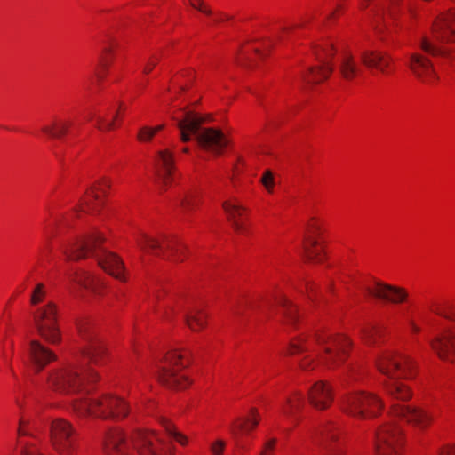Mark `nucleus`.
I'll return each instance as SVG.
<instances>
[{"label":"nucleus","instance_id":"f257e3e1","mask_svg":"<svg viewBox=\"0 0 455 455\" xmlns=\"http://www.w3.org/2000/svg\"><path fill=\"white\" fill-rule=\"evenodd\" d=\"M98 379L97 372L91 367L76 365L59 369L51 372L47 382L50 388L61 394L80 395L73 400L74 411L79 416L92 415L103 419H124L130 411L128 403L119 396L107 395L100 399L88 398L90 388L85 383Z\"/></svg>","mask_w":455,"mask_h":455},{"label":"nucleus","instance_id":"f03ea898","mask_svg":"<svg viewBox=\"0 0 455 455\" xmlns=\"http://www.w3.org/2000/svg\"><path fill=\"white\" fill-rule=\"evenodd\" d=\"M350 341L343 336L333 337L324 332H317L312 338L301 336L292 340L290 345L291 355L312 352V355L304 357L299 363V368L303 371H309L315 368V359L328 367L338 365L347 353Z\"/></svg>","mask_w":455,"mask_h":455},{"label":"nucleus","instance_id":"7ed1b4c3","mask_svg":"<svg viewBox=\"0 0 455 455\" xmlns=\"http://www.w3.org/2000/svg\"><path fill=\"white\" fill-rule=\"evenodd\" d=\"M104 239L98 230L76 239L75 242L64 246L62 251L67 260H79L92 256L98 260L99 266L116 279L124 281L122 274L124 263L115 253L104 249L101 244Z\"/></svg>","mask_w":455,"mask_h":455},{"label":"nucleus","instance_id":"20e7f679","mask_svg":"<svg viewBox=\"0 0 455 455\" xmlns=\"http://www.w3.org/2000/svg\"><path fill=\"white\" fill-rule=\"evenodd\" d=\"M204 120L192 112H186L184 117L177 122L180 131V139L187 142L195 135L198 144L215 155H220L228 146V140L220 130L201 128Z\"/></svg>","mask_w":455,"mask_h":455},{"label":"nucleus","instance_id":"39448f33","mask_svg":"<svg viewBox=\"0 0 455 455\" xmlns=\"http://www.w3.org/2000/svg\"><path fill=\"white\" fill-rule=\"evenodd\" d=\"M189 363L188 353L178 349L169 351L158 367V379L169 388L182 389L190 384L188 378L180 371Z\"/></svg>","mask_w":455,"mask_h":455},{"label":"nucleus","instance_id":"423d86ee","mask_svg":"<svg viewBox=\"0 0 455 455\" xmlns=\"http://www.w3.org/2000/svg\"><path fill=\"white\" fill-rule=\"evenodd\" d=\"M455 42V9L442 13L432 26V37L423 36L420 48L433 56L443 54L437 43Z\"/></svg>","mask_w":455,"mask_h":455},{"label":"nucleus","instance_id":"0eeeda50","mask_svg":"<svg viewBox=\"0 0 455 455\" xmlns=\"http://www.w3.org/2000/svg\"><path fill=\"white\" fill-rule=\"evenodd\" d=\"M139 249L146 253L161 257L164 259L181 261L186 246L175 237L163 236L162 240L140 233L136 236Z\"/></svg>","mask_w":455,"mask_h":455},{"label":"nucleus","instance_id":"6e6552de","mask_svg":"<svg viewBox=\"0 0 455 455\" xmlns=\"http://www.w3.org/2000/svg\"><path fill=\"white\" fill-rule=\"evenodd\" d=\"M341 408L348 415L364 419L375 417L382 408V402L371 393L355 392L341 399Z\"/></svg>","mask_w":455,"mask_h":455},{"label":"nucleus","instance_id":"1a4fd4ad","mask_svg":"<svg viewBox=\"0 0 455 455\" xmlns=\"http://www.w3.org/2000/svg\"><path fill=\"white\" fill-rule=\"evenodd\" d=\"M379 371L391 379H411L414 376L415 364L408 356L386 352L377 360Z\"/></svg>","mask_w":455,"mask_h":455},{"label":"nucleus","instance_id":"9d476101","mask_svg":"<svg viewBox=\"0 0 455 455\" xmlns=\"http://www.w3.org/2000/svg\"><path fill=\"white\" fill-rule=\"evenodd\" d=\"M34 323L42 338L50 343L59 342L60 335L57 325V310L52 302H49L35 311Z\"/></svg>","mask_w":455,"mask_h":455},{"label":"nucleus","instance_id":"9b49d317","mask_svg":"<svg viewBox=\"0 0 455 455\" xmlns=\"http://www.w3.org/2000/svg\"><path fill=\"white\" fill-rule=\"evenodd\" d=\"M403 443V431L393 422H387L376 432V455H399Z\"/></svg>","mask_w":455,"mask_h":455},{"label":"nucleus","instance_id":"f8f14e48","mask_svg":"<svg viewBox=\"0 0 455 455\" xmlns=\"http://www.w3.org/2000/svg\"><path fill=\"white\" fill-rule=\"evenodd\" d=\"M131 442L140 455H172L170 444L154 432H135Z\"/></svg>","mask_w":455,"mask_h":455},{"label":"nucleus","instance_id":"ddd939ff","mask_svg":"<svg viewBox=\"0 0 455 455\" xmlns=\"http://www.w3.org/2000/svg\"><path fill=\"white\" fill-rule=\"evenodd\" d=\"M392 417L400 419L420 429L427 428L433 421V415L427 410L415 405H406L394 403L391 405Z\"/></svg>","mask_w":455,"mask_h":455},{"label":"nucleus","instance_id":"4468645a","mask_svg":"<svg viewBox=\"0 0 455 455\" xmlns=\"http://www.w3.org/2000/svg\"><path fill=\"white\" fill-rule=\"evenodd\" d=\"M51 440L54 448L63 455H70L74 443V429L66 420L57 419L51 424Z\"/></svg>","mask_w":455,"mask_h":455},{"label":"nucleus","instance_id":"2eb2a0df","mask_svg":"<svg viewBox=\"0 0 455 455\" xmlns=\"http://www.w3.org/2000/svg\"><path fill=\"white\" fill-rule=\"evenodd\" d=\"M438 314L455 322V313L446 315L438 312ZM430 345L442 360L450 363L455 362V329L445 331L443 334L430 340Z\"/></svg>","mask_w":455,"mask_h":455},{"label":"nucleus","instance_id":"dca6fc26","mask_svg":"<svg viewBox=\"0 0 455 455\" xmlns=\"http://www.w3.org/2000/svg\"><path fill=\"white\" fill-rule=\"evenodd\" d=\"M80 333L87 345L84 350V356L90 363L100 365L106 357V350L102 342L96 337L94 332L87 326L80 327Z\"/></svg>","mask_w":455,"mask_h":455},{"label":"nucleus","instance_id":"f3484780","mask_svg":"<svg viewBox=\"0 0 455 455\" xmlns=\"http://www.w3.org/2000/svg\"><path fill=\"white\" fill-rule=\"evenodd\" d=\"M366 292L379 299L391 303H402L408 297L405 290L400 287L389 285L379 281H375L371 286L364 288Z\"/></svg>","mask_w":455,"mask_h":455},{"label":"nucleus","instance_id":"a211bd4d","mask_svg":"<svg viewBox=\"0 0 455 455\" xmlns=\"http://www.w3.org/2000/svg\"><path fill=\"white\" fill-rule=\"evenodd\" d=\"M323 52H317V59L322 63L319 68H311L307 76H302L303 81L307 84H317L326 79L332 72V67L330 60L334 55V50L331 45L322 50Z\"/></svg>","mask_w":455,"mask_h":455},{"label":"nucleus","instance_id":"6ab92c4d","mask_svg":"<svg viewBox=\"0 0 455 455\" xmlns=\"http://www.w3.org/2000/svg\"><path fill=\"white\" fill-rule=\"evenodd\" d=\"M173 155L169 150H161L155 160L156 176L162 187L168 186L174 180Z\"/></svg>","mask_w":455,"mask_h":455},{"label":"nucleus","instance_id":"aec40b11","mask_svg":"<svg viewBox=\"0 0 455 455\" xmlns=\"http://www.w3.org/2000/svg\"><path fill=\"white\" fill-rule=\"evenodd\" d=\"M310 404L316 410H326L333 401L332 387L326 382L316 381L308 390Z\"/></svg>","mask_w":455,"mask_h":455},{"label":"nucleus","instance_id":"412c9836","mask_svg":"<svg viewBox=\"0 0 455 455\" xmlns=\"http://www.w3.org/2000/svg\"><path fill=\"white\" fill-rule=\"evenodd\" d=\"M409 66L413 74L423 83L432 84L438 79L430 60L419 53L411 55Z\"/></svg>","mask_w":455,"mask_h":455},{"label":"nucleus","instance_id":"4be33fe9","mask_svg":"<svg viewBox=\"0 0 455 455\" xmlns=\"http://www.w3.org/2000/svg\"><path fill=\"white\" fill-rule=\"evenodd\" d=\"M27 352L36 372L41 371L50 362L57 358L52 351L36 340L29 342Z\"/></svg>","mask_w":455,"mask_h":455},{"label":"nucleus","instance_id":"5701e85b","mask_svg":"<svg viewBox=\"0 0 455 455\" xmlns=\"http://www.w3.org/2000/svg\"><path fill=\"white\" fill-rule=\"evenodd\" d=\"M308 234L304 238V254L308 261H322L323 258L321 255V250L317 249V240L315 236H317L321 232V227L316 222L315 218H312L307 224Z\"/></svg>","mask_w":455,"mask_h":455},{"label":"nucleus","instance_id":"b1692460","mask_svg":"<svg viewBox=\"0 0 455 455\" xmlns=\"http://www.w3.org/2000/svg\"><path fill=\"white\" fill-rule=\"evenodd\" d=\"M129 443L119 429L110 430L104 440L105 455H127Z\"/></svg>","mask_w":455,"mask_h":455},{"label":"nucleus","instance_id":"393cba45","mask_svg":"<svg viewBox=\"0 0 455 455\" xmlns=\"http://www.w3.org/2000/svg\"><path fill=\"white\" fill-rule=\"evenodd\" d=\"M362 63L369 68H375L381 73H387L392 59L386 53L374 50H363L360 52Z\"/></svg>","mask_w":455,"mask_h":455},{"label":"nucleus","instance_id":"a878e982","mask_svg":"<svg viewBox=\"0 0 455 455\" xmlns=\"http://www.w3.org/2000/svg\"><path fill=\"white\" fill-rule=\"evenodd\" d=\"M338 70L342 78L347 81L355 79L363 71L355 56L347 50L342 52L339 57Z\"/></svg>","mask_w":455,"mask_h":455},{"label":"nucleus","instance_id":"bb28decb","mask_svg":"<svg viewBox=\"0 0 455 455\" xmlns=\"http://www.w3.org/2000/svg\"><path fill=\"white\" fill-rule=\"evenodd\" d=\"M110 187V182L103 179L97 185H92L86 192V196L81 202V208L84 207L90 211H97L98 208L103 204L100 193L106 194V188Z\"/></svg>","mask_w":455,"mask_h":455},{"label":"nucleus","instance_id":"cd10ccee","mask_svg":"<svg viewBox=\"0 0 455 455\" xmlns=\"http://www.w3.org/2000/svg\"><path fill=\"white\" fill-rule=\"evenodd\" d=\"M69 279L73 283H77L81 287L91 291L95 294H99L100 290L103 287V283L100 280L84 270L75 271L69 275Z\"/></svg>","mask_w":455,"mask_h":455},{"label":"nucleus","instance_id":"c85d7f7f","mask_svg":"<svg viewBox=\"0 0 455 455\" xmlns=\"http://www.w3.org/2000/svg\"><path fill=\"white\" fill-rule=\"evenodd\" d=\"M222 207L227 213L228 220L232 222V226L235 230L242 234H246L245 226L238 220V218L242 216L243 212L246 209L242 205L230 201H224L222 203Z\"/></svg>","mask_w":455,"mask_h":455},{"label":"nucleus","instance_id":"c756f323","mask_svg":"<svg viewBox=\"0 0 455 455\" xmlns=\"http://www.w3.org/2000/svg\"><path fill=\"white\" fill-rule=\"evenodd\" d=\"M252 418H247L243 419H238L231 427V433L234 438L236 440V444L239 445V436L242 433H248L255 428L259 424V419L256 417V410L251 409V411Z\"/></svg>","mask_w":455,"mask_h":455},{"label":"nucleus","instance_id":"7c9ffc66","mask_svg":"<svg viewBox=\"0 0 455 455\" xmlns=\"http://www.w3.org/2000/svg\"><path fill=\"white\" fill-rule=\"evenodd\" d=\"M72 123L62 119H54L50 125H45L42 131L52 138L60 139L68 134Z\"/></svg>","mask_w":455,"mask_h":455},{"label":"nucleus","instance_id":"2f4dec72","mask_svg":"<svg viewBox=\"0 0 455 455\" xmlns=\"http://www.w3.org/2000/svg\"><path fill=\"white\" fill-rule=\"evenodd\" d=\"M184 318L188 326L194 331L204 329L206 324V315L199 308L189 310Z\"/></svg>","mask_w":455,"mask_h":455},{"label":"nucleus","instance_id":"473e14b6","mask_svg":"<svg viewBox=\"0 0 455 455\" xmlns=\"http://www.w3.org/2000/svg\"><path fill=\"white\" fill-rule=\"evenodd\" d=\"M386 388L389 395L398 401H408L412 395L406 385L396 380L387 384Z\"/></svg>","mask_w":455,"mask_h":455},{"label":"nucleus","instance_id":"72a5a7b5","mask_svg":"<svg viewBox=\"0 0 455 455\" xmlns=\"http://www.w3.org/2000/svg\"><path fill=\"white\" fill-rule=\"evenodd\" d=\"M287 406L283 409V412L287 417H292L304 404V395L300 392H295L292 397L286 401Z\"/></svg>","mask_w":455,"mask_h":455},{"label":"nucleus","instance_id":"f704fd0d","mask_svg":"<svg viewBox=\"0 0 455 455\" xmlns=\"http://www.w3.org/2000/svg\"><path fill=\"white\" fill-rule=\"evenodd\" d=\"M199 203V197L196 192H186L179 198V204L183 211L192 210Z\"/></svg>","mask_w":455,"mask_h":455},{"label":"nucleus","instance_id":"c9c22d12","mask_svg":"<svg viewBox=\"0 0 455 455\" xmlns=\"http://www.w3.org/2000/svg\"><path fill=\"white\" fill-rule=\"evenodd\" d=\"M381 331L380 327L371 324H368L361 329L362 338L369 344L374 343L376 338L380 336Z\"/></svg>","mask_w":455,"mask_h":455},{"label":"nucleus","instance_id":"e433bc0d","mask_svg":"<svg viewBox=\"0 0 455 455\" xmlns=\"http://www.w3.org/2000/svg\"><path fill=\"white\" fill-rule=\"evenodd\" d=\"M163 425L166 432L180 444L185 445L188 443L187 437L176 431L174 425L169 419H163Z\"/></svg>","mask_w":455,"mask_h":455},{"label":"nucleus","instance_id":"4c0bfd02","mask_svg":"<svg viewBox=\"0 0 455 455\" xmlns=\"http://www.w3.org/2000/svg\"><path fill=\"white\" fill-rule=\"evenodd\" d=\"M281 304L283 307V315L287 323L294 324L298 319L296 308L291 305V303L284 299H282Z\"/></svg>","mask_w":455,"mask_h":455},{"label":"nucleus","instance_id":"58836bf2","mask_svg":"<svg viewBox=\"0 0 455 455\" xmlns=\"http://www.w3.org/2000/svg\"><path fill=\"white\" fill-rule=\"evenodd\" d=\"M45 294L46 291L44 284L42 283H37L31 293L30 303L33 306L38 305L43 301L44 298L45 297Z\"/></svg>","mask_w":455,"mask_h":455},{"label":"nucleus","instance_id":"ea45409f","mask_svg":"<svg viewBox=\"0 0 455 455\" xmlns=\"http://www.w3.org/2000/svg\"><path fill=\"white\" fill-rule=\"evenodd\" d=\"M319 435L323 442H327L329 440H336L338 438L339 433L332 425L328 424L322 427Z\"/></svg>","mask_w":455,"mask_h":455},{"label":"nucleus","instance_id":"a19ab883","mask_svg":"<svg viewBox=\"0 0 455 455\" xmlns=\"http://www.w3.org/2000/svg\"><path fill=\"white\" fill-rule=\"evenodd\" d=\"M155 136V131L151 127L144 126L140 129L137 138L141 142L149 141Z\"/></svg>","mask_w":455,"mask_h":455},{"label":"nucleus","instance_id":"79ce46f5","mask_svg":"<svg viewBox=\"0 0 455 455\" xmlns=\"http://www.w3.org/2000/svg\"><path fill=\"white\" fill-rule=\"evenodd\" d=\"M261 182L265 186V188L268 190V192H272L274 187V177L270 171H266L264 175L261 178Z\"/></svg>","mask_w":455,"mask_h":455},{"label":"nucleus","instance_id":"37998d69","mask_svg":"<svg viewBox=\"0 0 455 455\" xmlns=\"http://www.w3.org/2000/svg\"><path fill=\"white\" fill-rule=\"evenodd\" d=\"M190 5L206 15H212V10L204 5L203 0H196V3L189 0Z\"/></svg>","mask_w":455,"mask_h":455},{"label":"nucleus","instance_id":"c03bdc74","mask_svg":"<svg viewBox=\"0 0 455 455\" xmlns=\"http://www.w3.org/2000/svg\"><path fill=\"white\" fill-rule=\"evenodd\" d=\"M226 443L222 440H217L213 443H212L210 449L213 455H221L225 449Z\"/></svg>","mask_w":455,"mask_h":455},{"label":"nucleus","instance_id":"a18cd8bd","mask_svg":"<svg viewBox=\"0 0 455 455\" xmlns=\"http://www.w3.org/2000/svg\"><path fill=\"white\" fill-rule=\"evenodd\" d=\"M28 425V422L24 420L23 419H20V421H19V427H18V435L20 436H25V435H28V436H33V434L26 429L27 426Z\"/></svg>","mask_w":455,"mask_h":455},{"label":"nucleus","instance_id":"49530a36","mask_svg":"<svg viewBox=\"0 0 455 455\" xmlns=\"http://www.w3.org/2000/svg\"><path fill=\"white\" fill-rule=\"evenodd\" d=\"M97 127L100 131L111 130L114 127V121L108 122L105 118L99 117L98 118V125H97Z\"/></svg>","mask_w":455,"mask_h":455},{"label":"nucleus","instance_id":"de8ad7c7","mask_svg":"<svg viewBox=\"0 0 455 455\" xmlns=\"http://www.w3.org/2000/svg\"><path fill=\"white\" fill-rule=\"evenodd\" d=\"M158 61V58L156 56H153L145 64L143 68V73L148 74L152 71V69L156 67V63Z\"/></svg>","mask_w":455,"mask_h":455},{"label":"nucleus","instance_id":"09e8293b","mask_svg":"<svg viewBox=\"0 0 455 455\" xmlns=\"http://www.w3.org/2000/svg\"><path fill=\"white\" fill-rule=\"evenodd\" d=\"M111 49L109 47H105L103 49V56L100 59V65L103 69H107L108 67V60L107 58V55L110 53Z\"/></svg>","mask_w":455,"mask_h":455},{"label":"nucleus","instance_id":"8fccbe9b","mask_svg":"<svg viewBox=\"0 0 455 455\" xmlns=\"http://www.w3.org/2000/svg\"><path fill=\"white\" fill-rule=\"evenodd\" d=\"M21 455H40L33 446L24 444L21 450Z\"/></svg>","mask_w":455,"mask_h":455},{"label":"nucleus","instance_id":"3c124183","mask_svg":"<svg viewBox=\"0 0 455 455\" xmlns=\"http://www.w3.org/2000/svg\"><path fill=\"white\" fill-rule=\"evenodd\" d=\"M407 324L412 333H419L420 331V328L415 323V322L412 319H408Z\"/></svg>","mask_w":455,"mask_h":455},{"label":"nucleus","instance_id":"603ef678","mask_svg":"<svg viewBox=\"0 0 455 455\" xmlns=\"http://www.w3.org/2000/svg\"><path fill=\"white\" fill-rule=\"evenodd\" d=\"M386 12V8L384 7H381V8H379L377 11H376V19L380 17L384 12ZM376 24H375V30L379 33L380 32V28L379 27V25L377 24V20H375Z\"/></svg>","mask_w":455,"mask_h":455},{"label":"nucleus","instance_id":"864d4df0","mask_svg":"<svg viewBox=\"0 0 455 455\" xmlns=\"http://www.w3.org/2000/svg\"><path fill=\"white\" fill-rule=\"evenodd\" d=\"M441 455H455V445L443 448Z\"/></svg>","mask_w":455,"mask_h":455},{"label":"nucleus","instance_id":"5fc2aeb1","mask_svg":"<svg viewBox=\"0 0 455 455\" xmlns=\"http://www.w3.org/2000/svg\"><path fill=\"white\" fill-rule=\"evenodd\" d=\"M328 455H343V451L339 448H330Z\"/></svg>","mask_w":455,"mask_h":455},{"label":"nucleus","instance_id":"6e6d98bb","mask_svg":"<svg viewBox=\"0 0 455 455\" xmlns=\"http://www.w3.org/2000/svg\"><path fill=\"white\" fill-rule=\"evenodd\" d=\"M276 443V439L273 438L266 443L265 450H273Z\"/></svg>","mask_w":455,"mask_h":455},{"label":"nucleus","instance_id":"4d7b16f0","mask_svg":"<svg viewBox=\"0 0 455 455\" xmlns=\"http://www.w3.org/2000/svg\"><path fill=\"white\" fill-rule=\"evenodd\" d=\"M163 128H164V125H158V126H156L155 128H152V130L155 131V134H156L157 132L163 130Z\"/></svg>","mask_w":455,"mask_h":455},{"label":"nucleus","instance_id":"13d9d810","mask_svg":"<svg viewBox=\"0 0 455 455\" xmlns=\"http://www.w3.org/2000/svg\"><path fill=\"white\" fill-rule=\"evenodd\" d=\"M222 16H223V20H229L230 19V17L228 16V15H222ZM221 20H222V19H216V20H214V22H220Z\"/></svg>","mask_w":455,"mask_h":455},{"label":"nucleus","instance_id":"bf43d9fd","mask_svg":"<svg viewBox=\"0 0 455 455\" xmlns=\"http://www.w3.org/2000/svg\"><path fill=\"white\" fill-rule=\"evenodd\" d=\"M255 52H256L259 56H260V57H263V56H264V53H263L261 51H259V49H255Z\"/></svg>","mask_w":455,"mask_h":455},{"label":"nucleus","instance_id":"052dcab7","mask_svg":"<svg viewBox=\"0 0 455 455\" xmlns=\"http://www.w3.org/2000/svg\"><path fill=\"white\" fill-rule=\"evenodd\" d=\"M234 314L239 315L241 313L238 309H235Z\"/></svg>","mask_w":455,"mask_h":455},{"label":"nucleus","instance_id":"680f3d73","mask_svg":"<svg viewBox=\"0 0 455 455\" xmlns=\"http://www.w3.org/2000/svg\"><path fill=\"white\" fill-rule=\"evenodd\" d=\"M96 76H97L98 79H100V80L102 79V76L100 74L97 73Z\"/></svg>","mask_w":455,"mask_h":455},{"label":"nucleus","instance_id":"e2e57ef3","mask_svg":"<svg viewBox=\"0 0 455 455\" xmlns=\"http://www.w3.org/2000/svg\"><path fill=\"white\" fill-rule=\"evenodd\" d=\"M47 248H48V243L46 242V243H45V246H44V248H43V251H44V250H47Z\"/></svg>","mask_w":455,"mask_h":455},{"label":"nucleus","instance_id":"0e129e2a","mask_svg":"<svg viewBox=\"0 0 455 455\" xmlns=\"http://www.w3.org/2000/svg\"><path fill=\"white\" fill-rule=\"evenodd\" d=\"M156 299H158V300L161 299V296L159 294H156Z\"/></svg>","mask_w":455,"mask_h":455},{"label":"nucleus","instance_id":"69168bd1","mask_svg":"<svg viewBox=\"0 0 455 455\" xmlns=\"http://www.w3.org/2000/svg\"><path fill=\"white\" fill-rule=\"evenodd\" d=\"M290 29H291L290 28H283V31H284V32H286V31H288V30H290Z\"/></svg>","mask_w":455,"mask_h":455},{"label":"nucleus","instance_id":"338daca9","mask_svg":"<svg viewBox=\"0 0 455 455\" xmlns=\"http://www.w3.org/2000/svg\"><path fill=\"white\" fill-rule=\"evenodd\" d=\"M392 2H393L394 4H396V3H398V2H399V0H392Z\"/></svg>","mask_w":455,"mask_h":455},{"label":"nucleus","instance_id":"774afa93","mask_svg":"<svg viewBox=\"0 0 455 455\" xmlns=\"http://www.w3.org/2000/svg\"><path fill=\"white\" fill-rule=\"evenodd\" d=\"M390 15H393V11H388Z\"/></svg>","mask_w":455,"mask_h":455}]
</instances>
